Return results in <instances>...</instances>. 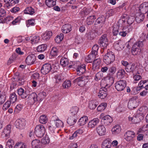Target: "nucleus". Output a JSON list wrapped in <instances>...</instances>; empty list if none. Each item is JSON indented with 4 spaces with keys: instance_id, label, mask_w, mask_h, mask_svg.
<instances>
[{
    "instance_id": "nucleus-1",
    "label": "nucleus",
    "mask_w": 148,
    "mask_h": 148,
    "mask_svg": "<svg viewBox=\"0 0 148 148\" xmlns=\"http://www.w3.org/2000/svg\"><path fill=\"white\" fill-rule=\"evenodd\" d=\"M17 91L18 95L22 99L26 98L29 95L27 98V102L30 105H33L36 101H37V94L35 92H33L29 95L27 90L24 91V89L22 88L18 89Z\"/></svg>"
},
{
    "instance_id": "nucleus-2",
    "label": "nucleus",
    "mask_w": 148,
    "mask_h": 148,
    "mask_svg": "<svg viewBox=\"0 0 148 148\" xmlns=\"http://www.w3.org/2000/svg\"><path fill=\"white\" fill-rule=\"evenodd\" d=\"M143 46L142 41H139L135 43L133 45L132 49V53L134 56L140 54L141 51V48Z\"/></svg>"
},
{
    "instance_id": "nucleus-3",
    "label": "nucleus",
    "mask_w": 148,
    "mask_h": 148,
    "mask_svg": "<svg viewBox=\"0 0 148 148\" xmlns=\"http://www.w3.org/2000/svg\"><path fill=\"white\" fill-rule=\"evenodd\" d=\"M115 59V56L114 53L108 51L104 56L103 61L106 64H108L113 62Z\"/></svg>"
},
{
    "instance_id": "nucleus-4",
    "label": "nucleus",
    "mask_w": 148,
    "mask_h": 148,
    "mask_svg": "<svg viewBox=\"0 0 148 148\" xmlns=\"http://www.w3.org/2000/svg\"><path fill=\"white\" fill-rule=\"evenodd\" d=\"M99 118L101 119L102 124L105 126L110 125L112 122V118L109 115H105L103 113L101 114Z\"/></svg>"
},
{
    "instance_id": "nucleus-5",
    "label": "nucleus",
    "mask_w": 148,
    "mask_h": 148,
    "mask_svg": "<svg viewBox=\"0 0 148 148\" xmlns=\"http://www.w3.org/2000/svg\"><path fill=\"white\" fill-rule=\"evenodd\" d=\"M45 133V128L42 125H38L36 127L34 133L38 137H42Z\"/></svg>"
},
{
    "instance_id": "nucleus-6",
    "label": "nucleus",
    "mask_w": 148,
    "mask_h": 148,
    "mask_svg": "<svg viewBox=\"0 0 148 148\" xmlns=\"http://www.w3.org/2000/svg\"><path fill=\"white\" fill-rule=\"evenodd\" d=\"M99 43L100 46L103 49L106 48L108 45V41L106 34L102 35L100 37L99 41Z\"/></svg>"
},
{
    "instance_id": "nucleus-7",
    "label": "nucleus",
    "mask_w": 148,
    "mask_h": 148,
    "mask_svg": "<svg viewBox=\"0 0 148 148\" xmlns=\"http://www.w3.org/2000/svg\"><path fill=\"white\" fill-rule=\"evenodd\" d=\"M74 83H77L80 87H83L88 82L87 78L84 76H81L74 80Z\"/></svg>"
},
{
    "instance_id": "nucleus-8",
    "label": "nucleus",
    "mask_w": 148,
    "mask_h": 148,
    "mask_svg": "<svg viewBox=\"0 0 148 148\" xmlns=\"http://www.w3.org/2000/svg\"><path fill=\"white\" fill-rule=\"evenodd\" d=\"M126 86V82L125 80H121L117 81L115 83V87L116 90L119 91L124 90Z\"/></svg>"
},
{
    "instance_id": "nucleus-9",
    "label": "nucleus",
    "mask_w": 148,
    "mask_h": 148,
    "mask_svg": "<svg viewBox=\"0 0 148 148\" xmlns=\"http://www.w3.org/2000/svg\"><path fill=\"white\" fill-rule=\"evenodd\" d=\"M138 99L134 97L130 99L128 103V107L130 109L136 108L138 105Z\"/></svg>"
},
{
    "instance_id": "nucleus-10",
    "label": "nucleus",
    "mask_w": 148,
    "mask_h": 148,
    "mask_svg": "<svg viewBox=\"0 0 148 148\" xmlns=\"http://www.w3.org/2000/svg\"><path fill=\"white\" fill-rule=\"evenodd\" d=\"M52 69L51 64L46 63L43 65L41 69V72L43 75H45L49 73Z\"/></svg>"
},
{
    "instance_id": "nucleus-11",
    "label": "nucleus",
    "mask_w": 148,
    "mask_h": 148,
    "mask_svg": "<svg viewBox=\"0 0 148 148\" xmlns=\"http://www.w3.org/2000/svg\"><path fill=\"white\" fill-rule=\"evenodd\" d=\"M53 124H55V126L57 127H63V123L62 122L56 115L53 116L51 119Z\"/></svg>"
},
{
    "instance_id": "nucleus-12",
    "label": "nucleus",
    "mask_w": 148,
    "mask_h": 148,
    "mask_svg": "<svg viewBox=\"0 0 148 148\" xmlns=\"http://www.w3.org/2000/svg\"><path fill=\"white\" fill-rule=\"evenodd\" d=\"M135 134L133 131H128L124 134L125 139L127 141H132Z\"/></svg>"
},
{
    "instance_id": "nucleus-13",
    "label": "nucleus",
    "mask_w": 148,
    "mask_h": 148,
    "mask_svg": "<svg viewBox=\"0 0 148 148\" xmlns=\"http://www.w3.org/2000/svg\"><path fill=\"white\" fill-rule=\"evenodd\" d=\"M125 45L124 42L119 40L114 43V48L116 50L120 51L124 48Z\"/></svg>"
},
{
    "instance_id": "nucleus-14",
    "label": "nucleus",
    "mask_w": 148,
    "mask_h": 148,
    "mask_svg": "<svg viewBox=\"0 0 148 148\" xmlns=\"http://www.w3.org/2000/svg\"><path fill=\"white\" fill-rule=\"evenodd\" d=\"M26 123L25 120L23 119H17L15 123L16 127L19 129H23Z\"/></svg>"
},
{
    "instance_id": "nucleus-15",
    "label": "nucleus",
    "mask_w": 148,
    "mask_h": 148,
    "mask_svg": "<svg viewBox=\"0 0 148 148\" xmlns=\"http://www.w3.org/2000/svg\"><path fill=\"white\" fill-rule=\"evenodd\" d=\"M11 125H8L6 126L2 132V136L5 137L6 138H8L11 132Z\"/></svg>"
},
{
    "instance_id": "nucleus-16",
    "label": "nucleus",
    "mask_w": 148,
    "mask_h": 148,
    "mask_svg": "<svg viewBox=\"0 0 148 148\" xmlns=\"http://www.w3.org/2000/svg\"><path fill=\"white\" fill-rule=\"evenodd\" d=\"M36 58L35 56L33 54L29 55L26 58L25 62L27 65H31L35 63Z\"/></svg>"
},
{
    "instance_id": "nucleus-17",
    "label": "nucleus",
    "mask_w": 148,
    "mask_h": 148,
    "mask_svg": "<svg viewBox=\"0 0 148 148\" xmlns=\"http://www.w3.org/2000/svg\"><path fill=\"white\" fill-rule=\"evenodd\" d=\"M139 10L141 13L146 14L148 10V2L142 3L140 6Z\"/></svg>"
},
{
    "instance_id": "nucleus-18",
    "label": "nucleus",
    "mask_w": 148,
    "mask_h": 148,
    "mask_svg": "<svg viewBox=\"0 0 148 148\" xmlns=\"http://www.w3.org/2000/svg\"><path fill=\"white\" fill-rule=\"evenodd\" d=\"M132 30V28L130 27H124L122 29V31L120 32L119 34L122 37H125L127 34L130 32Z\"/></svg>"
},
{
    "instance_id": "nucleus-19",
    "label": "nucleus",
    "mask_w": 148,
    "mask_h": 148,
    "mask_svg": "<svg viewBox=\"0 0 148 148\" xmlns=\"http://www.w3.org/2000/svg\"><path fill=\"white\" fill-rule=\"evenodd\" d=\"M97 131L100 136H104L106 132V129L103 125H99L97 128Z\"/></svg>"
},
{
    "instance_id": "nucleus-20",
    "label": "nucleus",
    "mask_w": 148,
    "mask_h": 148,
    "mask_svg": "<svg viewBox=\"0 0 148 148\" xmlns=\"http://www.w3.org/2000/svg\"><path fill=\"white\" fill-rule=\"evenodd\" d=\"M107 95V89L104 88H101L99 92L98 93V96L101 99H104L106 98Z\"/></svg>"
},
{
    "instance_id": "nucleus-21",
    "label": "nucleus",
    "mask_w": 148,
    "mask_h": 148,
    "mask_svg": "<svg viewBox=\"0 0 148 148\" xmlns=\"http://www.w3.org/2000/svg\"><path fill=\"white\" fill-rule=\"evenodd\" d=\"M76 71L77 74L79 75H81L85 73L86 71L85 65V64H82L78 66V67L77 68Z\"/></svg>"
},
{
    "instance_id": "nucleus-22",
    "label": "nucleus",
    "mask_w": 148,
    "mask_h": 148,
    "mask_svg": "<svg viewBox=\"0 0 148 148\" xmlns=\"http://www.w3.org/2000/svg\"><path fill=\"white\" fill-rule=\"evenodd\" d=\"M145 14L141 13H137L136 15V21L137 23H140L142 22L144 18Z\"/></svg>"
},
{
    "instance_id": "nucleus-23",
    "label": "nucleus",
    "mask_w": 148,
    "mask_h": 148,
    "mask_svg": "<svg viewBox=\"0 0 148 148\" xmlns=\"http://www.w3.org/2000/svg\"><path fill=\"white\" fill-rule=\"evenodd\" d=\"M101 62V60L100 58H97L94 60L92 66V69L94 70L99 69Z\"/></svg>"
},
{
    "instance_id": "nucleus-24",
    "label": "nucleus",
    "mask_w": 148,
    "mask_h": 148,
    "mask_svg": "<svg viewBox=\"0 0 148 148\" xmlns=\"http://www.w3.org/2000/svg\"><path fill=\"white\" fill-rule=\"evenodd\" d=\"M79 109L77 107L75 106L71 108L70 110V113L69 115L77 117V115Z\"/></svg>"
},
{
    "instance_id": "nucleus-25",
    "label": "nucleus",
    "mask_w": 148,
    "mask_h": 148,
    "mask_svg": "<svg viewBox=\"0 0 148 148\" xmlns=\"http://www.w3.org/2000/svg\"><path fill=\"white\" fill-rule=\"evenodd\" d=\"M62 32L64 33L67 34L71 30V26L69 24H66L63 25L62 28Z\"/></svg>"
},
{
    "instance_id": "nucleus-26",
    "label": "nucleus",
    "mask_w": 148,
    "mask_h": 148,
    "mask_svg": "<svg viewBox=\"0 0 148 148\" xmlns=\"http://www.w3.org/2000/svg\"><path fill=\"white\" fill-rule=\"evenodd\" d=\"M78 118L73 116L69 115L67 120V123L70 125H74L76 122Z\"/></svg>"
},
{
    "instance_id": "nucleus-27",
    "label": "nucleus",
    "mask_w": 148,
    "mask_h": 148,
    "mask_svg": "<svg viewBox=\"0 0 148 148\" xmlns=\"http://www.w3.org/2000/svg\"><path fill=\"white\" fill-rule=\"evenodd\" d=\"M99 122V121L98 118H94L89 122L88 125V127L90 128L94 127L97 125Z\"/></svg>"
},
{
    "instance_id": "nucleus-28",
    "label": "nucleus",
    "mask_w": 148,
    "mask_h": 148,
    "mask_svg": "<svg viewBox=\"0 0 148 148\" xmlns=\"http://www.w3.org/2000/svg\"><path fill=\"white\" fill-rule=\"evenodd\" d=\"M112 143L108 139L104 140L102 143L101 147L102 148H110Z\"/></svg>"
},
{
    "instance_id": "nucleus-29",
    "label": "nucleus",
    "mask_w": 148,
    "mask_h": 148,
    "mask_svg": "<svg viewBox=\"0 0 148 148\" xmlns=\"http://www.w3.org/2000/svg\"><path fill=\"white\" fill-rule=\"evenodd\" d=\"M46 96L47 94L45 92H40L38 95H37V101L40 102L42 101Z\"/></svg>"
},
{
    "instance_id": "nucleus-30",
    "label": "nucleus",
    "mask_w": 148,
    "mask_h": 148,
    "mask_svg": "<svg viewBox=\"0 0 148 148\" xmlns=\"http://www.w3.org/2000/svg\"><path fill=\"white\" fill-rule=\"evenodd\" d=\"M32 145L33 148H41V143L37 140H34L32 141Z\"/></svg>"
},
{
    "instance_id": "nucleus-31",
    "label": "nucleus",
    "mask_w": 148,
    "mask_h": 148,
    "mask_svg": "<svg viewBox=\"0 0 148 148\" xmlns=\"http://www.w3.org/2000/svg\"><path fill=\"white\" fill-rule=\"evenodd\" d=\"M96 55L91 52L90 53L86 58L85 61L88 63L91 62L96 58Z\"/></svg>"
},
{
    "instance_id": "nucleus-32",
    "label": "nucleus",
    "mask_w": 148,
    "mask_h": 148,
    "mask_svg": "<svg viewBox=\"0 0 148 148\" xmlns=\"http://www.w3.org/2000/svg\"><path fill=\"white\" fill-rule=\"evenodd\" d=\"M52 35V33L51 31H46L43 34L42 37L43 40H47L50 38Z\"/></svg>"
},
{
    "instance_id": "nucleus-33",
    "label": "nucleus",
    "mask_w": 148,
    "mask_h": 148,
    "mask_svg": "<svg viewBox=\"0 0 148 148\" xmlns=\"http://www.w3.org/2000/svg\"><path fill=\"white\" fill-rule=\"evenodd\" d=\"M88 120V118L87 116H84L81 118L79 120L78 122V125L80 126L84 125L87 122Z\"/></svg>"
},
{
    "instance_id": "nucleus-34",
    "label": "nucleus",
    "mask_w": 148,
    "mask_h": 148,
    "mask_svg": "<svg viewBox=\"0 0 148 148\" xmlns=\"http://www.w3.org/2000/svg\"><path fill=\"white\" fill-rule=\"evenodd\" d=\"M96 18L95 16H90L87 18L86 23L88 25H91L93 23Z\"/></svg>"
},
{
    "instance_id": "nucleus-35",
    "label": "nucleus",
    "mask_w": 148,
    "mask_h": 148,
    "mask_svg": "<svg viewBox=\"0 0 148 148\" xmlns=\"http://www.w3.org/2000/svg\"><path fill=\"white\" fill-rule=\"evenodd\" d=\"M136 68L134 64H129L127 67H125V69L127 72H133Z\"/></svg>"
},
{
    "instance_id": "nucleus-36",
    "label": "nucleus",
    "mask_w": 148,
    "mask_h": 148,
    "mask_svg": "<svg viewBox=\"0 0 148 148\" xmlns=\"http://www.w3.org/2000/svg\"><path fill=\"white\" fill-rule=\"evenodd\" d=\"M121 127L118 125L115 126L112 129V132L114 134H119L121 132Z\"/></svg>"
},
{
    "instance_id": "nucleus-37",
    "label": "nucleus",
    "mask_w": 148,
    "mask_h": 148,
    "mask_svg": "<svg viewBox=\"0 0 148 148\" xmlns=\"http://www.w3.org/2000/svg\"><path fill=\"white\" fill-rule=\"evenodd\" d=\"M56 0H46V5L49 8L54 6L56 4Z\"/></svg>"
},
{
    "instance_id": "nucleus-38",
    "label": "nucleus",
    "mask_w": 148,
    "mask_h": 148,
    "mask_svg": "<svg viewBox=\"0 0 148 148\" xmlns=\"http://www.w3.org/2000/svg\"><path fill=\"white\" fill-rule=\"evenodd\" d=\"M60 65L63 67H66L69 64L68 59L67 58L63 57L60 60Z\"/></svg>"
},
{
    "instance_id": "nucleus-39",
    "label": "nucleus",
    "mask_w": 148,
    "mask_h": 148,
    "mask_svg": "<svg viewBox=\"0 0 148 148\" xmlns=\"http://www.w3.org/2000/svg\"><path fill=\"white\" fill-rule=\"evenodd\" d=\"M29 39L31 43L32 44L38 43L40 40V37L39 36H30Z\"/></svg>"
},
{
    "instance_id": "nucleus-40",
    "label": "nucleus",
    "mask_w": 148,
    "mask_h": 148,
    "mask_svg": "<svg viewBox=\"0 0 148 148\" xmlns=\"http://www.w3.org/2000/svg\"><path fill=\"white\" fill-rule=\"evenodd\" d=\"M24 12L26 14L32 15L35 13L34 10L32 7L27 8L24 10Z\"/></svg>"
},
{
    "instance_id": "nucleus-41",
    "label": "nucleus",
    "mask_w": 148,
    "mask_h": 148,
    "mask_svg": "<svg viewBox=\"0 0 148 148\" xmlns=\"http://www.w3.org/2000/svg\"><path fill=\"white\" fill-rule=\"evenodd\" d=\"M90 12L91 10L90 9L84 8L83 10L80 12V13L81 16L84 17L88 15Z\"/></svg>"
},
{
    "instance_id": "nucleus-42",
    "label": "nucleus",
    "mask_w": 148,
    "mask_h": 148,
    "mask_svg": "<svg viewBox=\"0 0 148 148\" xmlns=\"http://www.w3.org/2000/svg\"><path fill=\"white\" fill-rule=\"evenodd\" d=\"M125 72L124 69L119 70L117 73V77L119 78H123L125 76Z\"/></svg>"
},
{
    "instance_id": "nucleus-43",
    "label": "nucleus",
    "mask_w": 148,
    "mask_h": 148,
    "mask_svg": "<svg viewBox=\"0 0 148 148\" xmlns=\"http://www.w3.org/2000/svg\"><path fill=\"white\" fill-rule=\"evenodd\" d=\"M39 121L41 123L45 124L48 121V118L45 115H42L40 117Z\"/></svg>"
},
{
    "instance_id": "nucleus-44",
    "label": "nucleus",
    "mask_w": 148,
    "mask_h": 148,
    "mask_svg": "<svg viewBox=\"0 0 148 148\" xmlns=\"http://www.w3.org/2000/svg\"><path fill=\"white\" fill-rule=\"evenodd\" d=\"M86 36L88 39L92 40L95 37L96 34L94 32L90 31L87 33Z\"/></svg>"
},
{
    "instance_id": "nucleus-45",
    "label": "nucleus",
    "mask_w": 148,
    "mask_h": 148,
    "mask_svg": "<svg viewBox=\"0 0 148 148\" xmlns=\"http://www.w3.org/2000/svg\"><path fill=\"white\" fill-rule=\"evenodd\" d=\"M47 48V45L45 44H42L37 47V50L38 52H42L44 51Z\"/></svg>"
},
{
    "instance_id": "nucleus-46",
    "label": "nucleus",
    "mask_w": 148,
    "mask_h": 148,
    "mask_svg": "<svg viewBox=\"0 0 148 148\" xmlns=\"http://www.w3.org/2000/svg\"><path fill=\"white\" fill-rule=\"evenodd\" d=\"M105 18L103 17H101L98 18L96 21L95 25L100 24L102 26L104 23Z\"/></svg>"
},
{
    "instance_id": "nucleus-47",
    "label": "nucleus",
    "mask_w": 148,
    "mask_h": 148,
    "mask_svg": "<svg viewBox=\"0 0 148 148\" xmlns=\"http://www.w3.org/2000/svg\"><path fill=\"white\" fill-rule=\"evenodd\" d=\"M83 132V131L82 129H78L75 131L73 134L72 137H70V139H73L74 138H75L79 136Z\"/></svg>"
},
{
    "instance_id": "nucleus-48",
    "label": "nucleus",
    "mask_w": 148,
    "mask_h": 148,
    "mask_svg": "<svg viewBox=\"0 0 148 148\" xmlns=\"http://www.w3.org/2000/svg\"><path fill=\"white\" fill-rule=\"evenodd\" d=\"M97 106V103L95 101L91 100L89 101L88 107L91 109H95Z\"/></svg>"
},
{
    "instance_id": "nucleus-49",
    "label": "nucleus",
    "mask_w": 148,
    "mask_h": 148,
    "mask_svg": "<svg viewBox=\"0 0 148 148\" xmlns=\"http://www.w3.org/2000/svg\"><path fill=\"white\" fill-rule=\"evenodd\" d=\"M107 103H102L99 105L97 108V110L99 112L103 111L106 108Z\"/></svg>"
},
{
    "instance_id": "nucleus-50",
    "label": "nucleus",
    "mask_w": 148,
    "mask_h": 148,
    "mask_svg": "<svg viewBox=\"0 0 148 148\" xmlns=\"http://www.w3.org/2000/svg\"><path fill=\"white\" fill-rule=\"evenodd\" d=\"M148 111L147 107L145 106H143L140 107L138 110V112L142 114H145Z\"/></svg>"
},
{
    "instance_id": "nucleus-51",
    "label": "nucleus",
    "mask_w": 148,
    "mask_h": 148,
    "mask_svg": "<svg viewBox=\"0 0 148 148\" xmlns=\"http://www.w3.org/2000/svg\"><path fill=\"white\" fill-rule=\"evenodd\" d=\"M14 148H27V145L22 142H18L16 144Z\"/></svg>"
},
{
    "instance_id": "nucleus-52",
    "label": "nucleus",
    "mask_w": 148,
    "mask_h": 148,
    "mask_svg": "<svg viewBox=\"0 0 148 148\" xmlns=\"http://www.w3.org/2000/svg\"><path fill=\"white\" fill-rule=\"evenodd\" d=\"M71 85V82L70 80H66L62 84V86L63 88L68 89L69 88Z\"/></svg>"
},
{
    "instance_id": "nucleus-53",
    "label": "nucleus",
    "mask_w": 148,
    "mask_h": 148,
    "mask_svg": "<svg viewBox=\"0 0 148 148\" xmlns=\"http://www.w3.org/2000/svg\"><path fill=\"white\" fill-rule=\"evenodd\" d=\"M14 145V140L11 139H9L6 143V148H12Z\"/></svg>"
},
{
    "instance_id": "nucleus-54",
    "label": "nucleus",
    "mask_w": 148,
    "mask_h": 148,
    "mask_svg": "<svg viewBox=\"0 0 148 148\" xmlns=\"http://www.w3.org/2000/svg\"><path fill=\"white\" fill-rule=\"evenodd\" d=\"M10 101L11 103H14L17 99V96L16 94L13 92L10 95Z\"/></svg>"
},
{
    "instance_id": "nucleus-55",
    "label": "nucleus",
    "mask_w": 148,
    "mask_h": 148,
    "mask_svg": "<svg viewBox=\"0 0 148 148\" xmlns=\"http://www.w3.org/2000/svg\"><path fill=\"white\" fill-rule=\"evenodd\" d=\"M64 35L62 34H60L59 35L56 37L55 40L56 42L58 43L60 42L64 38Z\"/></svg>"
},
{
    "instance_id": "nucleus-56",
    "label": "nucleus",
    "mask_w": 148,
    "mask_h": 148,
    "mask_svg": "<svg viewBox=\"0 0 148 148\" xmlns=\"http://www.w3.org/2000/svg\"><path fill=\"white\" fill-rule=\"evenodd\" d=\"M26 26L27 27L30 26H33L35 25V20L33 19H31L28 20L26 22Z\"/></svg>"
},
{
    "instance_id": "nucleus-57",
    "label": "nucleus",
    "mask_w": 148,
    "mask_h": 148,
    "mask_svg": "<svg viewBox=\"0 0 148 148\" xmlns=\"http://www.w3.org/2000/svg\"><path fill=\"white\" fill-rule=\"evenodd\" d=\"M58 52V50L57 48L54 47L51 49L50 54L51 56L54 57L57 55Z\"/></svg>"
},
{
    "instance_id": "nucleus-58",
    "label": "nucleus",
    "mask_w": 148,
    "mask_h": 148,
    "mask_svg": "<svg viewBox=\"0 0 148 148\" xmlns=\"http://www.w3.org/2000/svg\"><path fill=\"white\" fill-rule=\"evenodd\" d=\"M103 77V73L101 72H99L96 74L94 79L96 81H98L101 79Z\"/></svg>"
},
{
    "instance_id": "nucleus-59",
    "label": "nucleus",
    "mask_w": 148,
    "mask_h": 148,
    "mask_svg": "<svg viewBox=\"0 0 148 148\" xmlns=\"http://www.w3.org/2000/svg\"><path fill=\"white\" fill-rule=\"evenodd\" d=\"M135 20V18L134 16H128L127 20V23L129 25H130L134 23Z\"/></svg>"
},
{
    "instance_id": "nucleus-60",
    "label": "nucleus",
    "mask_w": 148,
    "mask_h": 148,
    "mask_svg": "<svg viewBox=\"0 0 148 148\" xmlns=\"http://www.w3.org/2000/svg\"><path fill=\"white\" fill-rule=\"evenodd\" d=\"M50 142V139L48 136H46L41 140V143L44 144H49Z\"/></svg>"
},
{
    "instance_id": "nucleus-61",
    "label": "nucleus",
    "mask_w": 148,
    "mask_h": 148,
    "mask_svg": "<svg viewBox=\"0 0 148 148\" xmlns=\"http://www.w3.org/2000/svg\"><path fill=\"white\" fill-rule=\"evenodd\" d=\"M99 48V46L97 44L95 45L92 48L91 52L97 55Z\"/></svg>"
},
{
    "instance_id": "nucleus-62",
    "label": "nucleus",
    "mask_w": 148,
    "mask_h": 148,
    "mask_svg": "<svg viewBox=\"0 0 148 148\" xmlns=\"http://www.w3.org/2000/svg\"><path fill=\"white\" fill-rule=\"evenodd\" d=\"M116 71V68L114 66H112L110 67L108 69V72L110 74L113 75Z\"/></svg>"
},
{
    "instance_id": "nucleus-63",
    "label": "nucleus",
    "mask_w": 148,
    "mask_h": 148,
    "mask_svg": "<svg viewBox=\"0 0 148 148\" xmlns=\"http://www.w3.org/2000/svg\"><path fill=\"white\" fill-rule=\"evenodd\" d=\"M48 128L51 132L53 133H54L56 128L55 126L53 124V123L52 122L50 125L48 126Z\"/></svg>"
},
{
    "instance_id": "nucleus-64",
    "label": "nucleus",
    "mask_w": 148,
    "mask_h": 148,
    "mask_svg": "<svg viewBox=\"0 0 148 148\" xmlns=\"http://www.w3.org/2000/svg\"><path fill=\"white\" fill-rule=\"evenodd\" d=\"M106 82L107 85L109 86H111L114 83V80L113 79L112 77H109L107 80Z\"/></svg>"
}]
</instances>
